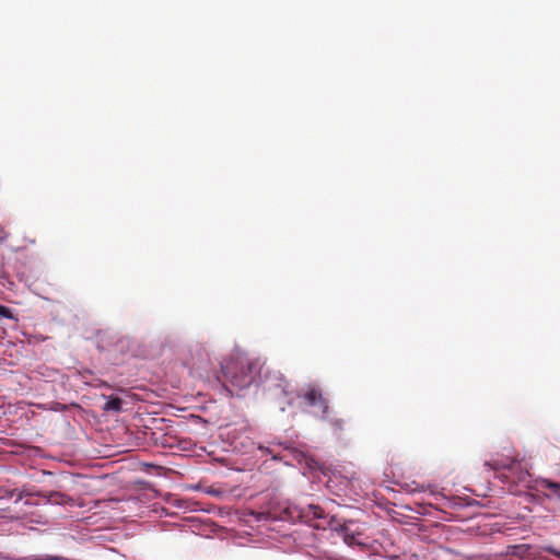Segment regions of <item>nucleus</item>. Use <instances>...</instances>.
<instances>
[{"label": "nucleus", "mask_w": 560, "mask_h": 560, "mask_svg": "<svg viewBox=\"0 0 560 560\" xmlns=\"http://www.w3.org/2000/svg\"><path fill=\"white\" fill-rule=\"evenodd\" d=\"M262 366L260 359H253L237 352L222 366V371L232 386L243 389L250 386L257 378H261Z\"/></svg>", "instance_id": "f257e3e1"}, {"label": "nucleus", "mask_w": 560, "mask_h": 560, "mask_svg": "<svg viewBox=\"0 0 560 560\" xmlns=\"http://www.w3.org/2000/svg\"><path fill=\"white\" fill-rule=\"evenodd\" d=\"M488 465L495 470L497 477L504 482L526 486L530 481L528 469L516 457H504L501 463H488Z\"/></svg>", "instance_id": "f03ea898"}, {"label": "nucleus", "mask_w": 560, "mask_h": 560, "mask_svg": "<svg viewBox=\"0 0 560 560\" xmlns=\"http://www.w3.org/2000/svg\"><path fill=\"white\" fill-rule=\"evenodd\" d=\"M303 398L308 406L318 407L323 415L328 412V400L323 396L318 387L313 385L308 386Z\"/></svg>", "instance_id": "7ed1b4c3"}, {"label": "nucleus", "mask_w": 560, "mask_h": 560, "mask_svg": "<svg viewBox=\"0 0 560 560\" xmlns=\"http://www.w3.org/2000/svg\"><path fill=\"white\" fill-rule=\"evenodd\" d=\"M536 489L549 499H560V482L539 478L536 480Z\"/></svg>", "instance_id": "20e7f679"}, {"label": "nucleus", "mask_w": 560, "mask_h": 560, "mask_svg": "<svg viewBox=\"0 0 560 560\" xmlns=\"http://www.w3.org/2000/svg\"><path fill=\"white\" fill-rule=\"evenodd\" d=\"M121 404L122 400L119 397L110 396L105 402L104 410L119 412L121 410Z\"/></svg>", "instance_id": "39448f33"}, {"label": "nucleus", "mask_w": 560, "mask_h": 560, "mask_svg": "<svg viewBox=\"0 0 560 560\" xmlns=\"http://www.w3.org/2000/svg\"><path fill=\"white\" fill-rule=\"evenodd\" d=\"M0 317L14 319V315H13L12 311L4 305H0Z\"/></svg>", "instance_id": "423d86ee"}, {"label": "nucleus", "mask_w": 560, "mask_h": 560, "mask_svg": "<svg viewBox=\"0 0 560 560\" xmlns=\"http://www.w3.org/2000/svg\"><path fill=\"white\" fill-rule=\"evenodd\" d=\"M542 550L560 558V550L556 549L553 546H544Z\"/></svg>", "instance_id": "0eeeda50"}, {"label": "nucleus", "mask_w": 560, "mask_h": 560, "mask_svg": "<svg viewBox=\"0 0 560 560\" xmlns=\"http://www.w3.org/2000/svg\"><path fill=\"white\" fill-rule=\"evenodd\" d=\"M144 468L147 470L149 469H153L158 475L161 474V471L163 470V467L162 466H155V465H152V464H148V463H144L143 464Z\"/></svg>", "instance_id": "6e6552de"}, {"label": "nucleus", "mask_w": 560, "mask_h": 560, "mask_svg": "<svg viewBox=\"0 0 560 560\" xmlns=\"http://www.w3.org/2000/svg\"><path fill=\"white\" fill-rule=\"evenodd\" d=\"M279 380L281 381V384H279V386L282 388V393L287 395L289 383L281 376H279Z\"/></svg>", "instance_id": "1a4fd4ad"}, {"label": "nucleus", "mask_w": 560, "mask_h": 560, "mask_svg": "<svg viewBox=\"0 0 560 560\" xmlns=\"http://www.w3.org/2000/svg\"><path fill=\"white\" fill-rule=\"evenodd\" d=\"M306 459H310V463H307V465L313 468V467H318V463L316 460V457L314 456H311V457H305Z\"/></svg>", "instance_id": "9d476101"}, {"label": "nucleus", "mask_w": 560, "mask_h": 560, "mask_svg": "<svg viewBox=\"0 0 560 560\" xmlns=\"http://www.w3.org/2000/svg\"><path fill=\"white\" fill-rule=\"evenodd\" d=\"M215 460L222 466H229V457H215Z\"/></svg>", "instance_id": "9b49d317"}, {"label": "nucleus", "mask_w": 560, "mask_h": 560, "mask_svg": "<svg viewBox=\"0 0 560 560\" xmlns=\"http://www.w3.org/2000/svg\"><path fill=\"white\" fill-rule=\"evenodd\" d=\"M30 560H61V558L59 557H54V556H47L45 558H32Z\"/></svg>", "instance_id": "f8f14e48"}, {"label": "nucleus", "mask_w": 560, "mask_h": 560, "mask_svg": "<svg viewBox=\"0 0 560 560\" xmlns=\"http://www.w3.org/2000/svg\"><path fill=\"white\" fill-rule=\"evenodd\" d=\"M342 424H343V421L342 420H336L334 422V425H336L337 428L341 429L342 428Z\"/></svg>", "instance_id": "ddd939ff"}, {"label": "nucleus", "mask_w": 560, "mask_h": 560, "mask_svg": "<svg viewBox=\"0 0 560 560\" xmlns=\"http://www.w3.org/2000/svg\"><path fill=\"white\" fill-rule=\"evenodd\" d=\"M318 511H320V509L318 506H316L314 515L317 516V517H320V514L318 513Z\"/></svg>", "instance_id": "4468645a"}]
</instances>
